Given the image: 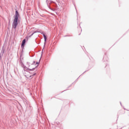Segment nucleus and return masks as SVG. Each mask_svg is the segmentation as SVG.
Listing matches in <instances>:
<instances>
[{
	"instance_id": "obj_1",
	"label": "nucleus",
	"mask_w": 129,
	"mask_h": 129,
	"mask_svg": "<svg viewBox=\"0 0 129 129\" xmlns=\"http://www.w3.org/2000/svg\"><path fill=\"white\" fill-rule=\"evenodd\" d=\"M18 18H19V12L18 11H16L12 25V27L14 29H16L17 26H18Z\"/></svg>"
},
{
	"instance_id": "obj_2",
	"label": "nucleus",
	"mask_w": 129,
	"mask_h": 129,
	"mask_svg": "<svg viewBox=\"0 0 129 129\" xmlns=\"http://www.w3.org/2000/svg\"><path fill=\"white\" fill-rule=\"evenodd\" d=\"M38 65H39V62L38 61H32L31 63L29 65V67L31 68V69H35L36 67H38Z\"/></svg>"
},
{
	"instance_id": "obj_3",
	"label": "nucleus",
	"mask_w": 129,
	"mask_h": 129,
	"mask_svg": "<svg viewBox=\"0 0 129 129\" xmlns=\"http://www.w3.org/2000/svg\"><path fill=\"white\" fill-rule=\"evenodd\" d=\"M35 75H36V74H34L33 75H30V73H28L26 75V77L27 78H28V79H32V78H33V77L35 76Z\"/></svg>"
},
{
	"instance_id": "obj_4",
	"label": "nucleus",
	"mask_w": 129,
	"mask_h": 129,
	"mask_svg": "<svg viewBox=\"0 0 129 129\" xmlns=\"http://www.w3.org/2000/svg\"><path fill=\"white\" fill-rule=\"evenodd\" d=\"M25 44H26V39H24V40L22 41L21 47H24Z\"/></svg>"
},
{
	"instance_id": "obj_5",
	"label": "nucleus",
	"mask_w": 129,
	"mask_h": 129,
	"mask_svg": "<svg viewBox=\"0 0 129 129\" xmlns=\"http://www.w3.org/2000/svg\"><path fill=\"white\" fill-rule=\"evenodd\" d=\"M43 37H44V41H46V40H47V37H46V35H45V34H43Z\"/></svg>"
}]
</instances>
